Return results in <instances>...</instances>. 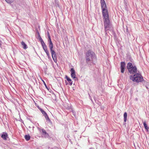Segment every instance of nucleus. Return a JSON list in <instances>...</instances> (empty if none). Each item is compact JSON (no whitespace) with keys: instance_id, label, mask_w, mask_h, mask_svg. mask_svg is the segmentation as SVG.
<instances>
[{"instance_id":"obj_20","label":"nucleus","mask_w":149,"mask_h":149,"mask_svg":"<svg viewBox=\"0 0 149 149\" xmlns=\"http://www.w3.org/2000/svg\"><path fill=\"white\" fill-rule=\"evenodd\" d=\"M40 110L44 116H45V114H47L46 112L42 109H41Z\"/></svg>"},{"instance_id":"obj_1","label":"nucleus","mask_w":149,"mask_h":149,"mask_svg":"<svg viewBox=\"0 0 149 149\" xmlns=\"http://www.w3.org/2000/svg\"><path fill=\"white\" fill-rule=\"evenodd\" d=\"M86 59L87 63L91 65L97 61L95 54L91 50L88 51L86 54Z\"/></svg>"},{"instance_id":"obj_13","label":"nucleus","mask_w":149,"mask_h":149,"mask_svg":"<svg viewBox=\"0 0 149 149\" xmlns=\"http://www.w3.org/2000/svg\"><path fill=\"white\" fill-rule=\"evenodd\" d=\"M21 44L22 45V47L24 49H26L27 48V45L23 41H22L21 42Z\"/></svg>"},{"instance_id":"obj_26","label":"nucleus","mask_w":149,"mask_h":149,"mask_svg":"<svg viewBox=\"0 0 149 149\" xmlns=\"http://www.w3.org/2000/svg\"><path fill=\"white\" fill-rule=\"evenodd\" d=\"M49 43H51V42H52L51 38H49Z\"/></svg>"},{"instance_id":"obj_10","label":"nucleus","mask_w":149,"mask_h":149,"mask_svg":"<svg viewBox=\"0 0 149 149\" xmlns=\"http://www.w3.org/2000/svg\"><path fill=\"white\" fill-rule=\"evenodd\" d=\"M40 132H41V133H42V135L44 136L46 138L48 136V133H47L45 130L43 129H41Z\"/></svg>"},{"instance_id":"obj_4","label":"nucleus","mask_w":149,"mask_h":149,"mask_svg":"<svg viewBox=\"0 0 149 149\" xmlns=\"http://www.w3.org/2000/svg\"><path fill=\"white\" fill-rule=\"evenodd\" d=\"M102 13L104 19L109 18L108 11L107 9L102 10Z\"/></svg>"},{"instance_id":"obj_19","label":"nucleus","mask_w":149,"mask_h":149,"mask_svg":"<svg viewBox=\"0 0 149 149\" xmlns=\"http://www.w3.org/2000/svg\"><path fill=\"white\" fill-rule=\"evenodd\" d=\"M42 47L45 52L48 51L47 47L46 45L42 46Z\"/></svg>"},{"instance_id":"obj_3","label":"nucleus","mask_w":149,"mask_h":149,"mask_svg":"<svg viewBox=\"0 0 149 149\" xmlns=\"http://www.w3.org/2000/svg\"><path fill=\"white\" fill-rule=\"evenodd\" d=\"M127 68L130 74H134L136 72V67L135 66H133L132 63H129L127 64Z\"/></svg>"},{"instance_id":"obj_27","label":"nucleus","mask_w":149,"mask_h":149,"mask_svg":"<svg viewBox=\"0 0 149 149\" xmlns=\"http://www.w3.org/2000/svg\"><path fill=\"white\" fill-rule=\"evenodd\" d=\"M5 1L8 3H9V0H5Z\"/></svg>"},{"instance_id":"obj_28","label":"nucleus","mask_w":149,"mask_h":149,"mask_svg":"<svg viewBox=\"0 0 149 149\" xmlns=\"http://www.w3.org/2000/svg\"><path fill=\"white\" fill-rule=\"evenodd\" d=\"M72 112L73 113V114H74V111H72Z\"/></svg>"},{"instance_id":"obj_22","label":"nucleus","mask_w":149,"mask_h":149,"mask_svg":"<svg viewBox=\"0 0 149 149\" xmlns=\"http://www.w3.org/2000/svg\"><path fill=\"white\" fill-rule=\"evenodd\" d=\"M45 53H46L48 57L49 58L50 57V55L49 54V52L48 51H47L45 52Z\"/></svg>"},{"instance_id":"obj_6","label":"nucleus","mask_w":149,"mask_h":149,"mask_svg":"<svg viewBox=\"0 0 149 149\" xmlns=\"http://www.w3.org/2000/svg\"><path fill=\"white\" fill-rule=\"evenodd\" d=\"M109 18L104 19V26L105 29L109 27Z\"/></svg>"},{"instance_id":"obj_12","label":"nucleus","mask_w":149,"mask_h":149,"mask_svg":"<svg viewBox=\"0 0 149 149\" xmlns=\"http://www.w3.org/2000/svg\"><path fill=\"white\" fill-rule=\"evenodd\" d=\"M66 78V79L69 82L70 84V85L71 86L72 84V80L71 79L68 77L67 76H65Z\"/></svg>"},{"instance_id":"obj_5","label":"nucleus","mask_w":149,"mask_h":149,"mask_svg":"<svg viewBox=\"0 0 149 149\" xmlns=\"http://www.w3.org/2000/svg\"><path fill=\"white\" fill-rule=\"evenodd\" d=\"M51 52L53 60L55 63H56L57 61V58L55 52L54 50L51 51Z\"/></svg>"},{"instance_id":"obj_11","label":"nucleus","mask_w":149,"mask_h":149,"mask_svg":"<svg viewBox=\"0 0 149 149\" xmlns=\"http://www.w3.org/2000/svg\"><path fill=\"white\" fill-rule=\"evenodd\" d=\"M1 137L4 140H6L8 138V135L6 133L3 132L1 135Z\"/></svg>"},{"instance_id":"obj_24","label":"nucleus","mask_w":149,"mask_h":149,"mask_svg":"<svg viewBox=\"0 0 149 149\" xmlns=\"http://www.w3.org/2000/svg\"><path fill=\"white\" fill-rule=\"evenodd\" d=\"M47 37H48V38H50V36L49 33V32L48 31H47Z\"/></svg>"},{"instance_id":"obj_29","label":"nucleus","mask_w":149,"mask_h":149,"mask_svg":"<svg viewBox=\"0 0 149 149\" xmlns=\"http://www.w3.org/2000/svg\"><path fill=\"white\" fill-rule=\"evenodd\" d=\"M52 6H54V3H53V4L52 5Z\"/></svg>"},{"instance_id":"obj_18","label":"nucleus","mask_w":149,"mask_h":149,"mask_svg":"<svg viewBox=\"0 0 149 149\" xmlns=\"http://www.w3.org/2000/svg\"><path fill=\"white\" fill-rule=\"evenodd\" d=\"M143 125L144 127V128H145V129L148 130V127H147L145 122H143Z\"/></svg>"},{"instance_id":"obj_23","label":"nucleus","mask_w":149,"mask_h":149,"mask_svg":"<svg viewBox=\"0 0 149 149\" xmlns=\"http://www.w3.org/2000/svg\"><path fill=\"white\" fill-rule=\"evenodd\" d=\"M40 42L42 46L46 45L43 40L40 41Z\"/></svg>"},{"instance_id":"obj_9","label":"nucleus","mask_w":149,"mask_h":149,"mask_svg":"<svg viewBox=\"0 0 149 149\" xmlns=\"http://www.w3.org/2000/svg\"><path fill=\"white\" fill-rule=\"evenodd\" d=\"M125 67V63L124 62H121V72L123 73L124 72Z\"/></svg>"},{"instance_id":"obj_8","label":"nucleus","mask_w":149,"mask_h":149,"mask_svg":"<svg viewBox=\"0 0 149 149\" xmlns=\"http://www.w3.org/2000/svg\"><path fill=\"white\" fill-rule=\"evenodd\" d=\"M70 71L71 72V76L72 78L75 79L76 78L75 70L73 68L71 69Z\"/></svg>"},{"instance_id":"obj_25","label":"nucleus","mask_w":149,"mask_h":149,"mask_svg":"<svg viewBox=\"0 0 149 149\" xmlns=\"http://www.w3.org/2000/svg\"><path fill=\"white\" fill-rule=\"evenodd\" d=\"M39 40L40 41H42V40H43L42 39V38L40 36V35L39 34Z\"/></svg>"},{"instance_id":"obj_15","label":"nucleus","mask_w":149,"mask_h":149,"mask_svg":"<svg viewBox=\"0 0 149 149\" xmlns=\"http://www.w3.org/2000/svg\"><path fill=\"white\" fill-rule=\"evenodd\" d=\"M49 47L50 51L53 50V43H52V42H51V43H49Z\"/></svg>"},{"instance_id":"obj_14","label":"nucleus","mask_w":149,"mask_h":149,"mask_svg":"<svg viewBox=\"0 0 149 149\" xmlns=\"http://www.w3.org/2000/svg\"><path fill=\"white\" fill-rule=\"evenodd\" d=\"M44 116L47 121H48L49 123H51V121L48 117L47 114H45V116Z\"/></svg>"},{"instance_id":"obj_21","label":"nucleus","mask_w":149,"mask_h":149,"mask_svg":"<svg viewBox=\"0 0 149 149\" xmlns=\"http://www.w3.org/2000/svg\"><path fill=\"white\" fill-rule=\"evenodd\" d=\"M54 0L55 1V5L56 6H59V5L58 3V1L56 0Z\"/></svg>"},{"instance_id":"obj_2","label":"nucleus","mask_w":149,"mask_h":149,"mask_svg":"<svg viewBox=\"0 0 149 149\" xmlns=\"http://www.w3.org/2000/svg\"><path fill=\"white\" fill-rule=\"evenodd\" d=\"M130 79L133 81L136 82H141L143 80V77L140 74L138 73L135 74L133 76H131Z\"/></svg>"},{"instance_id":"obj_7","label":"nucleus","mask_w":149,"mask_h":149,"mask_svg":"<svg viewBox=\"0 0 149 149\" xmlns=\"http://www.w3.org/2000/svg\"><path fill=\"white\" fill-rule=\"evenodd\" d=\"M100 3L102 10L107 9L104 0H100Z\"/></svg>"},{"instance_id":"obj_16","label":"nucleus","mask_w":149,"mask_h":149,"mask_svg":"<svg viewBox=\"0 0 149 149\" xmlns=\"http://www.w3.org/2000/svg\"><path fill=\"white\" fill-rule=\"evenodd\" d=\"M127 113L125 112L124 114V121L126 122L127 120Z\"/></svg>"},{"instance_id":"obj_17","label":"nucleus","mask_w":149,"mask_h":149,"mask_svg":"<svg viewBox=\"0 0 149 149\" xmlns=\"http://www.w3.org/2000/svg\"><path fill=\"white\" fill-rule=\"evenodd\" d=\"M24 138L26 141H29L30 139V136L29 135H25Z\"/></svg>"}]
</instances>
